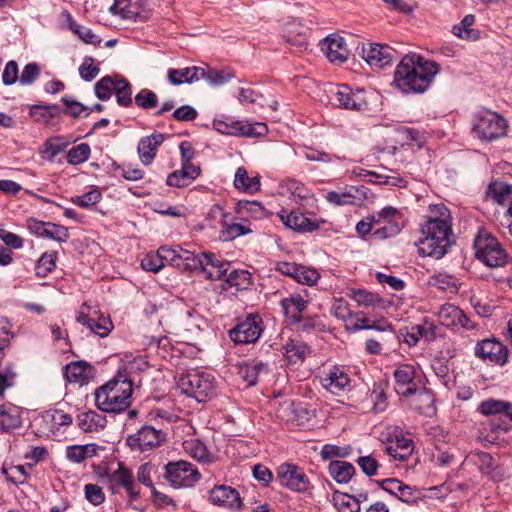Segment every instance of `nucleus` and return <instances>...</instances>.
I'll list each match as a JSON object with an SVG mask.
<instances>
[{
	"mask_svg": "<svg viewBox=\"0 0 512 512\" xmlns=\"http://www.w3.org/2000/svg\"><path fill=\"white\" fill-rule=\"evenodd\" d=\"M106 417L94 410L81 412L77 416V424L84 432H97L106 426Z\"/></svg>",
	"mask_w": 512,
	"mask_h": 512,
	"instance_id": "obj_36",
	"label": "nucleus"
},
{
	"mask_svg": "<svg viewBox=\"0 0 512 512\" xmlns=\"http://www.w3.org/2000/svg\"><path fill=\"white\" fill-rule=\"evenodd\" d=\"M473 461L481 474L488 477L490 480L499 482L503 479V468L491 454L478 451L473 455Z\"/></svg>",
	"mask_w": 512,
	"mask_h": 512,
	"instance_id": "obj_28",
	"label": "nucleus"
},
{
	"mask_svg": "<svg viewBox=\"0 0 512 512\" xmlns=\"http://www.w3.org/2000/svg\"><path fill=\"white\" fill-rule=\"evenodd\" d=\"M76 320L92 334L102 338L106 337L113 329V324L109 317L99 313L97 310L91 311V308L86 304L80 307Z\"/></svg>",
	"mask_w": 512,
	"mask_h": 512,
	"instance_id": "obj_13",
	"label": "nucleus"
},
{
	"mask_svg": "<svg viewBox=\"0 0 512 512\" xmlns=\"http://www.w3.org/2000/svg\"><path fill=\"white\" fill-rule=\"evenodd\" d=\"M132 392V381L118 374L95 390V404L103 412L121 413L130 406Z\"/></svg>",
	"mask_w": 512,
	"mask_h": 512,
	"instance_id": "obj_3",
	"label": "nucleus"
},
{
	"mask_svg": "<svg viewBox=\"0 0 512 512\" xmlns=\"http://www.w3.org/2000/svg\"><path fill=\"white\" fill-rule=\"evenodd\" d=\"M57 253H44L38 260L35 270L40 277H46L56 266Z\"/></svg>",
	"mask_w": 512,
	"mask_h": 512,
	"instance_id": "obj_62",
	"label": "nucleus"
},
{
	"mask_svg": "<svg viewBox=\"0 0 512 512\" xmlns=\"http://www.w3.org/2000/svg\"><path fill=\"white\" fill-rule=\"evenodd\" d=\"M135 104L144 110L155 108L158 104V96L150 89L143 88L135 95Z\"/></svg>",
	"mask_w": 512,
	"mask_h": 512,
	"instance_id": "obj_58",
	"label": "nucleus"
},
{
	"mask_svg": "<svg viewBox=\"0 0 512 512\" xmlns=\"http://www.w3.org/2000/svg\"><path fill=\"white\" fill-rule=\"evenodd\" d=\"M69 144L70 141L63 136L51 137L43 143L40 153L43 158L52 162L58 154L68 147Z\"/></svg>",
	"mask_w": 512,
	"mask_h": 512,
	"instance_id": "obj_41",
	"label": "nucleus"
},
{
	"mask_svg": "<svg viewBox=\"0 0 512 512\" xmlns=\"http://www.w3.org/2000/svg\"><path fill=\"white\" fill-rule=\"evenodd\" d=\"M282 187L286 188L287 192L290 193L294 200L305 201L312 197L311 191L304 184L295 179L283 181Z\"/></svg>",
	"mask_w": 512,
	"mask_h": 512,
	"instance_id": "obj_52",
	"label": "nucleus"
},
{
	"mask_svg": "<svg viewBox=\"0 0 512 512\" xmlns=\"http://www.w3.org/2000/svg\"><path fill=\"white\" fill-rule=\"evenodd\" d=\"M412 408L425 416H432L435 414L436 408L434 406V395L433 393L425 388L423 385L420 387L412 396Z\"/></svg>",
	"mask_w": 512,
	"mask_h": 512,
	"instance_id": "obj_34",
	"label": "nucleus"
},
{
	"mask_svg": "<svg viewBox=\"0 0 512 512\" xmlns=\"http://www.w3.org/2000/svg\"><path fill=\"white\" fill-rule=\"evenodd\" d=\"M16 372L14 366L10 363H0V395L2 396L4 391L13 386L16 378Z\"/></svg>",
	"mask_w": 512,
	"mask_h": 512,
	"instance_id": "obj_63",
	"label": "nucleus"
},
{
	"mask_svg": "<svg viewBox=\"0 0 512 512\" xmlns=\"http://www.w3.org/2000/svg\"><path fill=\"white\" fill-rule=\"evenodd\" d=\"M234 186L245 192L254 193L260 189V178L259 176L249 177L247 170L239 167L235 173Z\"/></svg>",
	"mask_w": 512,
	"mask_h": 512,
	"instance_id": "obj_45",
	"label": "nucleus"
},
{
	"mask_svg": "<svg viewBox=\"0 0 512 512\" xmlns=\"http://www.w3.org/2000/svg\"><path fill=\"white\" fill-rule=\"evenodd\" d=\"M211 212L214 214V215H219L221 217V224H222V227H223V230L221 231V238L223 240H232L236 237H239L241 235H245L247 234L250 230L248 228H246L245 226H243L242 224H238V223H233V224H227L226 223V213L224 212V210L216 205L214 206L212 209H211Z\"/></svg>",
	"mask_w": 512,
	"mask_h": 512,
	"instance_id": "obj_39",
	"label": "nucleus"
},
{
	"mask_svg": "<svg viewBox=\"0 0 512 512\" xmlns=\"http://www.w3.org/2000/svg\"><path fill=\"white\" fill-rule=\"evenodd\" d=\"M28 228L37 236L45 237L58 242H66L69 238V232L66 227L50 222H42L36 219H30L28 221Z\"/></svg>",
	"mask_w": 512,
	"mask_h": 512,
	"instance_id": "obj_27",
	"label": "nucleus"
},
{
	"mask_svg": "<svg viewBox=\"0 0 512 512\" xmlns=\"http://www.w3.org/2000/svg\"><path fill=\"white\" fill-rule=\"evenodd\" d=\"M285 357L292 365H298L304 362L311 353L310 348L301 340L290 339L284 346Z\"/></svg>",
	"mask_w": 512,
	"mask_h": 512,
	"instance_id": "obj_37",
	"label": "nucleus"
},
{
	"mask_svg": "<svg viewBox=\"0 0 512 512\" xmlns=\"http://www.w3.org/2000/svg\"><path fill=\"white\" fill-rule=\"evenodd\" d=\"M329 473L338 483H348L355 473L354 466L346 461H332L329 464Z\"/></svg>",
	"mask_w": 512,
	"mask_h": 512,
	"instance_id": "obj_44",
	"label": "nucleus"
},
{
	"mask_svg": "<svg viewBox=\"0 0 512 512\" xmlns=\"http://www.w3.org/2000/svg\"><path fill=\"white\" fill-rule=\"evenodd\" d=\"M321 50L330 62L336 63L345 62L350 54L344 37L334 33L322 40Z\"/></svg>",
	"mask_w": 512,
	"mask_h": 512,
	"instance_id": "obj_26",
	"label": "nucleus"
},
{
	"mask_svg": "<svg viewBox=\"0 0 512 512\" xmlns=\"http://www.w3.org/2000/svg\"><path fill=\"white\" fill-rule=\"evenodd\" d=\"M2 474L6 480L15 484L21 485L27 482L29 474L23 465H3Z\"/></svg>",
	"mask_w": 512,
	"mask_h": 512,
	"instance_id": "obj_50",
	"label": "nucleus"
},
{
	"mask_svg": "<svg viewBox=\"0 0 512 512\" xmlns=\"http://www.w3.org/2000/svg\"><path fill=\"white\" fill-rule=\"evenodd\" d=\"M311 298L307 289H302L298 293L289 295L280 301V306L288 322L299 321L300 315H302L308 307Z\"/></svg>",
	"mask_w": 512,
	"mask_h": 512,
	"instance_id": "obj_19",
	"label": "nucleus"
},
{
	"mask_svg": "<svg viewBox=\"0 0 512 512\" xmlns=\"http://www.w3.org/2000/svg\"><path fill=\"white\" fill-rule=\"evenodd\" d=\"M362 54L370 66L383 68L393 62L396 51L388 45L374 43L363 47Z\"/></svg>",
	"mask_w": 512,
	"mask_h": 512,
	"instance_id": "obj_24",
	"label": "nucleus"
},
{
	"mask_svg": "<svg viewBox=\"0 0 512 512\" xmlns=\"http://www.w3.org/2000/svg\"><path fill=\"white\" fill-rule=\"evenodd\" d=\"M387 453L395 460L405 461L413 451V442L407 438H396L394 443L386 447Z\"/></svg>",
	"mask_w": 512,
	"mask_h": 512,
	"instance_id": "obj_46",
	"label": "nucleus"
},
{
	"mask_svg": "<svg viewBox=\"0 0 512 512\" xmlns=\"http://www.w3.org/2000/svg\"><path fill=\"white\" fill-rule=\"evenodd\" d=\"M334 101L344 109L362 111L368 106L366 92L363 89L352 90L347 85L337 87Z\"/></svg>",
	"mask_w": 512,
	"mask_h": 512,
	"instance_id": "obj_15",
	"label": "nucleus"
},
{
	"mask_svg": "<svg viewBox=\"0 0 512 512\" xmlns=\"http://www.w3.org/2000/svg\"><path fill=\"white\" fill-rule=\"evenodd\" d=\"M213 127L221 134L238 137H258L266 134L268 131L267 125L265 123H246L230 118L225 120H214Z\"/></svg>",
	"mask_w": 512,
	"mask_h": 512,
	"instance_id": "obj_10",
	"label": "nucleus"
},
{
	"mask_svg": "<svg viewBox=\"0 0 512 512\" xmlns=\"http://www.w3.org/2000/svg\"><path fill=\"white\" fill-rule=\"evenodd\" d=\"M477 411L484 416L504 415L512 421V403L505 400L488 399L482 401Z\"/></svg>",
	"mask_w": 512,
	"mask_h": 512,
	"instance_id": "obj_35",
	"label": "nucleus"
},
{
	"mask_svg": "<svg viewBox=\"0 0 512 512\" xmlns=\"http://www.w3.org/2000/svg\"><path fill=\"white\" fill-rule=\"evenodd\" d=\"M209 500L212 504L227 508L232 511H239L243 502L239 492L227 485H216L209 491Z\"/></svg>",
	"mask_w": 512,
	"mask_h": 512,
	"instance_id": "obj_20",
	"label": "nucleus"
},
{
	"mask_svg": "<svg viewBox=\"0 0 512 512\" xmlns=\"http://www.w3.org/2000/svg\"><path fill=\"white\" fill-rule=\"evenodd\" d=\"M223 280H225L230 286H235L238 289H245L251 283V274L247 270L229 269Z\"/></svg>",
	"mask_w": 512,
	"mask_h": 512,
	"instance_id": "obj_53",
	"label": "nucleus"
},
{
	"mask_svg": "<svg viewBox=\"0 0 512 512\" xmlns=\"http://www.w3.org/2000/svg\"><path fill=\"white\" fill-rule=\"evenodd\" d=\"M108 481L113 493L122 487L131 498H136L139 495L132 472L122 465L108 476Z\"/></svg>",
	"mask_w": 512,
	"mask_h": 512,
	"instance_id": "obj_29",
	"label": "nucleus"
},
{
	"mask_svg": "<svg viewBox=\"0 0 512 512\" xmlns=\"http://www.w3.org/2000/svg\"><path fill=\"white\" fill-rule=\"evenodd\" d=\"M200 79H205L210 85H223L229 82L233 74L228 69L216 70V69H203L199 71Z\"/></svg>",
	"mask_w": 512,
	"mask_h": 512,
	"instance_id": "obj_48",
	"label": "nucleus"
},
{
	"mask_svg": "<svg viewBox=\"0 0 512 512\" xmlns=\"http://www.w3.org/2000/svg\"><path fill=\"white\" fill-rule=\"evenodd\" d=\"M200 67H186L181 69H169L168 81L172 85H180L183 83H192L200 79Z\"/></svg>",
	"mask_w": 512,
	"mask_h": 512,
	"instance_id": "obj_42",
	"label": "nucleus"
},
{
	"mask_svg": "<svg viewBox=\"0 0 512 512\" xmlns=\"http://www.w3.org/2000/svg\"><path fill=\"white\" fill-rule=\"evenodd\" d=\"M61 109L58 105H33L30 108L29 114L36 122L49 124L51 121L58 117Z\"/></svg>",
	"mask_w": 512,
	"mask_h": 512,
	"instance_id": "obj_43",
	"label": "nucleus"
},
{
	"mask_svg": "<svg viewBox=\"0 0 512 512\" xmlns=\"http://www.w3.org/2000/svg\"><path fill=\"white\" fill-rule=\"evenodd\" d=\"M91 153V148L87 143H80L73 146L67 153V162L71 165H79L86 162Z\"/></svg>",
	"mask_w": 512,
	"mask_h": 512,
	"instance_id": "obj_54",
	"label": "nucleus"
},
{
	"mask_svg": "<svg viewBox=\"0 0 512 512\" xmlns=\"http://www.w3.org/2000/svg\"><path fill=\"white\" fill-rule=\"evenodd\" d=\"M487 198L501 206L512 203V186L495 181L491 183L487 190Z\"/></svg>",
	"mask_w": 512,
	"mask_h": 512,
	"instance_id": "obj_40",
	"label": "nucleus"
},
{
	"mask_svg": "<svg viewBox=\"0 0 512 512\" xmlns=\"http://www.w3.org/2000/svg\"><path fill=\"white\" fill-rule=\"evenodd\" d=\"M276 477L281 486L296 493H307L312 487L304 470L294 464L283 463L279 465Z\"/></svg>",
	"mask_w": 512,
	"mask_h": 512,
	"instance_id": "obj_8",
	"label": "nucleus"
},
{
	"mask_svg": "<svg viewBox=\"0 0 512 512\" xmlns=\"http://www.w3.org/2000/svg\"><path fill=\"white\" fill-rule=\"evenodd\" d=\"M163 476L175 488L193 487L200 479L197 468L184 460L167 463L164 466Z\"/></svg>",
	"mask_w": 512,
	"mask_h": 512,
	"instance_id": "obj_6",
	"label": "nucleus"
},
{
	"mask_svg": "<svg viewBox=\"0 0 512 512\" xmlns=\"http://www.w3.org/2000/svg\"><path fill=\"white\" fill-rule=\"evenodd\" d=\"M475 255L489 267L506 264L508 255L498 240L486 230H480L474 240Z\"/></svg>",
	"mask_w": 512,
	"mask_h": 512,
	"instance_id": "obj_4",
	"label": "nucleus"
},
{
	"mask_svg": "<svg viewBox=\"0 0 512 512\" xmlns=\"http://www.w3.org/2000/svg\"><path fill=\"white\" fill-rule=\"evenodd\" d=\"M184 451L196 461L209 464L213 462L214 456L210 453L206 445L199 439H188L183 442Z\"/></svg>",
	"mask_w": 512,
	"mask_h": 512,
	"instance_id": "obj_38",
	"label": "nucleus"
},
{
	"mask_svg": "<svg viewBox=\"0 0 512 512\" xmlns=\"http://www.w3.org/2000/svg\"><path fill=\"white\" fill-rule=\"evenodd\" d=\"M115 83L116 80L110 76L101 78L96 82L94 87L96 96L103 101L110 99L112 93L114 92Z\"/></svg>",
	"mask_w": 512,
	"mask_h": 512,
	"instance_id": "obj_61",
	"label": "nucleus"
},
{
	"mask_svg": "<svg viewBox=\"0 0 512 512\" xmlns=\"http://www.w3.org/2000/svg\"><path fill=\"white\" fill-rule=\"evenodd\" d=\"M22 424L21 408L4 403L0 405V432H9Z\"/></svg>",
	"mask_w": 512,
	"mask_h": 512,
	"instance_id": "obj_33",
	"label": "nucleus"
},
{
	"mask_svg": "<svg viewBox=\"0 0 512 512\" xmlns=\"http://www.w3.org/2000/svg\"><path fill=\"white\" fill-rule=\"evenodd\" d=\"M164 136L161 133H153L150 136L142 138L137 146V151L141 162L149 165L154 160L158 146L163 142Z\"/></svg>",
	"mask_w": 512,
	"mask_h": 512,
	"instance_id": "obj_30",
	"label": "nucleus"
},
{
	"mask_svg": "<svg viewBox=\"0 0 512 512\" xmlns=\"http://www.w3.org/2000/svg\"><path fill=\"white\" fill-rule=\"evenodd\" d=\"M474 22V15H466L459 24L453 26V34L461 39L477 40L479 38V32L471 28Z\"/></svg>",
	"mask_w": 512,
	"mask_h": 512,
	"instance_id": "obj_47",
	"label": "nucleus"
},
{
	"mask_svg": "<svg viewBox=\"0 0 512 512\" xmlns=\"http://www.w3.org/2000/svg\"><path fill=\"white\" fill-rule=\"evenodd\" d=\"M394 390L403 398H411L423 385L416 368L410 364H401L393 372Z\"/></svg>",
	"mask_w": 512,
	"mask_h": 512,
	"instance_id": "obj_9",
	"label": "nucleus"
},
{
	"mask_svg": "<svg viewBox=\"0 0 512 512\" xmlns=\"http://www.w3.org/2000/svg\"><path fill=\"white\" fill-rule=\"evenodd\" d=\"M279 217L281 219V222L286 227L300 233L316 231L320 228V225L325 222L322 219H311L305 216L303 213L297 211L287 212L285 210H282L279 213Z\"/></svg>",
	"mask_w": 512,
	"mask_h": 512,
	"instance_id": "obj_22",
	"label": "nucleus"
},
{
	"mask_svg": "<svg viewBox=\"0 0 512 512\" xmlns=\"http://www.w3.org/2000/svg\"><path fill=\"white\" fill-rule=\"evenodd\" d=\"M94 376V368L85 361L71 362L65 367V377L70 383L84 385Z\"/></svg>",
	"mask_w": 512,
	"mask_h": 512,
	"instance_id": "obj_31",
	"label": "nucleus"
},
{
	"mask_svg": "<svg viewBox=\"0 0 512 512\" xmlns=\"http://www.w3.org/2000/svg\"><path fill=\"white\" fill-rule=\"evenodd\" d=\"M320 382L327 391L339 395L349 390L351 379L343 367L333 366L322 372Z\"/></svg>",
	"mask_w": 512,
	"mask_h": 512,
	"instance_id": "obj_18",
	"label": "nucleus"
},
{
	"mask_svg": "<svg viewBox=\"0 0 512 512\" xmlns=\"http://www.w3.org/2000/svg\"><path fill=\"white\" fill-rule=\"evenodd\" d=\"M452 223L449 209L444 204L430 206L426 222L421 227L418 251L423 256L442 258L451 246Z\"/></svg>",
	"mask_w": 512,
	"mask_h": 512,
	"instance_id": "obj_1",
	"label": "nucleus"
},
{
	"mask_svg": "<svg viewBox=\"0 0 512 512\" xmlns=\"http://www.w3.org/2000/svg\"><path fill=\"white\" fill-rule=\"evenodd\" d=\"M439 65L421 56L405 55L396 66L393 84L403 93H423L439 73Z\"/></svg>",
	"mask_w": 512,
	"mask_h": 512,
	"instance_id": "obj_2",
	"label": "nucleus"
},
{
	"mask_svg": "<svg viewBox=\"0 0 512 512\" xmlns=\"http://www.w3.org/2000/svg\"><path fill=\"white\" fill-rule=\"evenodd\" d=\"M178 385L188 396L204 402L214 392V377L205 371L192 370L183 374Z\"/></svg>",
	"mask_w": 512,
	"mask_h": 512,
	"instance_id": "obj_5",
	"label": "nucleus"
},
{
	"mask_svg": "<svg viewBox=\"0 0 512 512\" xmlns=\"http://www.w3.org/2000/svg\"><path fill=\"white\" fill-rule=\"evenodd\" d=\"M102 198V193L98 188H93L90 191L79 195L73 199V203L81 208H88L97 204Z\"/></svg>",
	"mask_w": 512,
	"mask_h": 512,
	"instance_id": "obj_64",
	"label": "nucleus"
},
{
	"mask_svg": "<svg viewBox=\"0 0 512 512\" xmlns=\"http://www.w3.org/2000/svg\"><path fill=\"white\" fill-rule=\"evenodd\" d=\"M401 218L402 215L398 209L392 206L384 207L378 212V219L383 220V226L376 229L372 235L380 240L397 235L402 229Z\"/></svg>",
	"mask_w": 512,
	"mask_h": 512,
	"instance_id": "obj_17",
	"label": "nucleus"
},
{
	"mask_svg": "<svg viewBox=\"0 0 512 512\" xmlns=\"http://www.w3.org/2000/svg\"><path fill=\"white\" fill-rule=\"evenodd\" d=\"M475 355L485 362L504 365L508 359L507 348L495 339H485L475 346Z\"/></svg>",
	"mask_w": 512,
	"mask_h": 512,
	"instance_id": "obj_16",
	"label": "nucleus"
},
{
	"mask_svg": "<svg viewBox=\"0 0 512 512\" xmlns=\"http://www.w3.org/2000/svg\"><path fill=\"white\" fill-rule=\"evenodd\" d=\"M110 10L123 19L132 21H145L149 17L147 1L143 0H114Z\"/></svg>",
	"mask_w": 512,
	"mask_h": 512,
	"instance_id": "obj_14",
	"label": "nucleus"
},
{
	"mask_svg": "<svg viewBox=\"0 0 512 512\" xmlns=\"http://www.w3.org/2000/svg\"><path fill=\"white\" fill-rule=\"evenodd\" d=\"M114 93L119 105L128 107L132 104V89L127 80L116 79Z\"/></svg>",
	"mask_w": 512,
	"mask_h": 512,
	"instance_id": "obj_55",
	"label": "nucleus"
},
{
	"mask_svg": "<svg viewBox=\"0 0 512 512\" xmlns=\"http://www.w3.org/2000/svg\"><path fill=\"white\" fill-rule=\"evenodd\" d=\"M70 30L76 34L84 43L96 45L101 42L100 38L93 33V31L85 26H82L72 19L69 20Z\"/></svg>",
	"mask_w": 512,
	"mask_h": 512,
	"instance_id": "obj_57",
	"label": "nucleus"
},
{
	"mask_svg": "<svg viewBox=\"0 0 512 512\" xmlns=\"http://www.w3.org/2000/svg\"><path fill=\"white\" fill-rule=\"evenodd\" d=\"M352 173L359 179L363 181H367L370 183L375 184H392L395 185V183L390 182V177L383 176L380 174H377L374 171H369L360 167H356L352 170Z\"/></svg>",
	"mask_w": 512,
	"mask_h": 512,
	"instance_id": "obj_60",
	"label": "nucleus"
},
{
	"mask_svg": "<svg viewBox=\"0 0 512 512\" xmlns=\"http://www.w3.org/2000/svg\"><path fill=\"white\" fill-rule=\"evenodd\" d=\"M186 251V249H183L179 245H174L171 247L162 246V253L165 256L164 258L166 262L179 270L183 269V265L185 262L184 253H186Z\"/></svg>",
	"mask_w": 512,
	"mask_h": 512,
	"instance_id": "obj_51",
	"label": "nucleus"
},
{
	"mask_svg": "<svg viewBox=\"0 0 512 512\" xmlns=\"http://www.w3.org/2000/svg\"><path fill=\"white\" fill-rule=\"evenodd\" d=\"M263 332V320L258 314H250L229 331L236 344L256 342Z\"/></svg>",
	"mask_w": 512,
	"mask_h": 512,
	"instance_id": "obj_12",
	"label": "nucleus"
},
{
	"mask_svg": "<svg viewBox=\"0 0 512 512\" xmlns=\"http://www.w3.org/2000/svg\"><path fill=\"white\" fill-rule=\"evenodd\" d=\"M319 278L320 274L317 270L298 264V269L292 279L298 283L311 286L315 284Z\"/></svg>",
	"mask_w": 512,
	"mask_h": 512,
	"instance_id": "obj_59",
	"label": "nucleus"
},
{
	"mask_svg": "<svg viewBox=\"0 0 512 512\" xmlns=\"http://www.w3.org/2000/svg\"><path fill=\"white\" fill-rule=\"evenodd\" d=\"M166 440V433L161 429L145 425L136 433L127 437L126 443L135 452H145L158 447Z\"/></svg>",
	"mask_w": 512,
	"mask_h": 512,
	"instance_id": "obj_11",
	"label": "nucleus"
},
{
	"mask_svg": "<svg viewBox=\"0 0 512 512\" xmlns=\"http://www.w3.org/2000/svg\"><path fill=\"white\" fill-rule=\"evenodd\" d=\"M437 318L438 321L446 327H452L455 329L464 328L466 330H472L475 328V324L464 314V312L452 304L442 305L437 312Z\"/></svg>",
	"mask_w": 512,
	"mask_h": 512,
	"instance_id": "obj_21",
	"label": "nucleus"
},
{
	"mask_svg": "<svg viewBox=\"0 0 512 512\" xmlns=\"http://www.w3.org/2000/svg\"><path fill=\"white\" fill-rule=\"evenodd\" d=\"M200 175V167L194 164L181 163V169L168 175L166 183L169 186L185 187Z\"/></svg>",
	"mask_w": 512,
	"mask_h": 512,
	"instance_id": "obj_32",
	"label": "nucleus"
},
{
	"mask_svg": "<svg viewBox=\"0 0 512 512\" xmlns=\"http://www.w3.org/2000/svg\"><path fill=\"white\" fill-rule=\"evenodd\" d=\"M164 254L162 253V246L158 249L157 253H148L144 256V258L141 261V267L150 272H158L160 271L164 265H165V258Z\"/></svg>",
	"mask_w": 512,
	"mask_h": 512,
	"instance_id": "obj_56",
	"label": "nucleus"
},
{
	"mask_svg": "<svg viewBox=\"0 0 512 512\" xmlns=\"http://www.w3.org/2000/svg\"><path fill=\"white\" fill-rule=\"evenodd\" d=\"M200 271L210 280H223L231 265L228 261L220 259L214 253H201Z\"/></svg>",
	"mask_w": 512,
	"mask_h": 512,
	"instance_id": "obj_25",
	"label": "nucleus"
},
{
	"mask_svg": "<svg viewBox=\"0 0 512 512\" xmlns=\"http://www.w3.org/2000/svg\"><path fill=\"white\" fill-rule=\"evenodd\" d=\"M472 131L482 140H494L505 135L506 123L497 113L486 111L475 116Z\"/></svg>",
	"mask_w": 512,
	"mask_h": 512,
	"instance_id": "obj_7",
	"label": "nucleus"
},
{
	"mask_svg": "<svg viewBox=\"0 0 512 512\" xmlns=\"http://www.w3.org/2000/svg\"><path fill=\"white\" fill-rule=\"evenodd\" d=\"M429 283L431 286L439 290L456 293L458 291V280L452 275L447 273H437L433 275Z\"/></svg>",
	"mask_w": 512,
	"mask_h": 512,
	"instance_id": "obj_49",
	"label": "nucleus"
},
{
	"mask_svg": "<svg viewBox=\"0 0 512 512\" xmlns=\"http://www.w3.org/2000/svg\"><path fill=\"white\" fill-rule=\"evenodd\" d=\"M270 371L269 364L260 359L245 361L238 368V374L246 382L247 386H253L264 380Z\"/></svg>",
	"mask_w": 512,
	"mask_h": 512,
	"instance_id": "obj_23",
	"label": "nucleus"
}]
</instances>
